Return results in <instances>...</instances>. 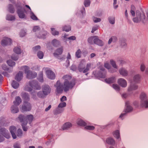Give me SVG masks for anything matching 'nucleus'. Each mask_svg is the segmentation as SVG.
I'll use <instances>...</instances> for the list:
<instances>
[{
  "mask_svg": "<svg viewBox=\"0 0 148 148\" xmlns=\"http://www.w3.org/2000/svg\"><path fill=\"white\" fill-rule=\"evenodd\" d=\"M52 45L55 46H57L60 44L59 41L56 39H53L51 41Z\"/></svg>",
  "mask_w": 148,
  "mask_h": 148,
  "instance_id": "nucleus-41",
  "label": "nucleus"
},
{
  "mask_svg": "<svg viewBox=\"0 0 148 148\" xmlns=\"http://www.w3.org/2000/svg\"><path fill=\"white\" fill-rule=\"evenodd\" d=\"M125 104L126 107V108L125 110V112H129L132 111L133 108L130 105V102L128 101H127L125 102Z\"/></svg>",
  "mask_w": 148,
  "mask_h": 148,
  "instance_id": "nucleus-17",
  "label": "nucleus"
},
{
  "mask_svg": "<svg viewBox=\"0 0 148 148\" xmlns=\"http://www.w3.org/2000/svg\"><path fill=\"white\" fill-rule=\"evenodd\" d=\"M140 78V75L139 74L135 75L133 77V82L135 84L139 82Z\"/></svg>",
  "mask_w": 148,
  "mask_h": 148,
  "instance_id": "nucleus-29",
  "label": "nucleus"
},
{
  "mask_svg": "<svg viewBox=\"0 0 148 148\" xmlns=\"http://www.w3.org/2000/svg\"><path fill=\"white\" fill-rule=\"evenodd\" d=\"M120 74L123 77H126L128 75V72L124 68H120L119 70Z\"/></svg>",
  "mask_w": 148,
  "mask_h": 148,
  "instance_id": "nucleus-16",
  "label": "nucleus"
},
{
  "mask_svg": "<svg viewBox=\"0 0 148 148\" xmlns=\"http://www.w3.org/2000/svg\"><path fill=\"white\" fill-rule=\"evenodd\" d=\"M66 103L65 102H61L58 106V108H63L66 106Z\"/></svg>",
  "mask_w": 148,
  "mask_h": 148,
  "instance_id": "nucleus-56",
  "label": "nucleus"
},
{
  "mask_svg": "<svg viewBox=\"0 0 148 148\" xmlns=\"http://www.w3.org/2000/svg\"><path fill=\"white\" fill-rule=\"evenodd\" d=\"M11 58L15 61L17 60L18 58V56L16 54H13L11 57Z\"/></svg>",
  "mask_w": 148,
  "mask_h": 148,
  "instance_id": "nucleus-63",
  "label": "nucleus"
},
{
  "mask_svg": "<svg viewBox=\"0 0 148 148\" xmlns=\"http://www.w3.org/2000/svg\"><path fill=\"white\" fill-rule=\"evenodd\" d=\"M30 15L31 18L33 20H38L37 18L32 12H30Z\"/></svg>",
  "mask_w": 148,
  "mask_h": 148,
  "instance_id": "nucleus-57",
  "label": "nucleus"
},
{
  "mask_svg": "<svg viewBox=\"0 0 148 148\" xmlns=\"http://www.w3.org/2000/svg\"><path fill=\"white\" fill-rule=\"evenodd\" d=\"M63 52V48L61 47L58 49L53 53V55L55 57H57L58 56L61 55Z\"/></svg>",
  "mask_w": 148,
  "mask_h": 148,
  "instance_id": "nucleus-30",
  "label": "nucleus"
},
{
  "mask_svg": "<svg viewBox=\"0 0 148 148\" xmlns=\"http://www.w3.org/2000/svg\"><path fill=\"white\" fill-rule=\"evenodd\" d=\"M140 105L142 108H148V99L140 101Z\"/></svg>",
  "mask_w": 148,
  "mask_h": 148,
  "instance_id": "nucleus-22",
  "label": "nucleus"
},
{
  "mask_svg": "<svg viewBox=\"0 0 148 148\" xmlns=\"http://www.w3.org/2000/svg\"><path fill=\"white\" fill-rule=\"evenodd\" d=\"M127 113V112H125V111H124V112H122L120 115L119 116V118L122 120H123V119L124 116L126 115Z\"/></svg>",
  "mask_w": 148,
  "mask_h": 148,
  "instance_id": "nucleus-60",
  "label": "nucleus"
},
{
  "mask_svg": "<svg viewBox=\"0 0 148 148\" xmlns=\"http://www.w3.org/2000/svg\"><path fill=\"white\" fill-rule=\"evenodd\" d=\"M77 124L80 126L85 127L86 125V123L81 119H78L76 121Z\"/></svg>",
  "mask_w": 148,
  "mask_h": 148,
  "instance_id": "nucleus-23",
  "label": "nucleus"
},
{
  "mask_svg": "<svg viewBox=\"0 0 148 148\" xmlns=\"http://www.w3.org/2000/svg\"><path fill=\"white\" fill-rule=\"evenodd\" d=\"M138 86L135 84H133L132 82H131L130 86L128 88L127 90L129 92L135 90L138 88Z\"/></svg>",
  "mask_w": 148,
  "mask_h": 148,
  "instance_id": "nucleus-20",
  "label": "nucleus"
},
{
  "mask_svg": "<svg viewBox=\"0 0 148 148\" xmlns=\"http://www.w3.org/2000/svg\"><path fill=\"white\" fill-rule=\"evenodd\" d=\"M92 20L95 23H97L101 21V19L100 18L93 16L92 17Z\"/></svg>",
  "mask_w": 148,
  "mask_h": 148,
  "instance_id": "nucleus-58",
  "label": "nucleus"
},
{
  "mask_svg": "<svg viewBox=\"0 0 148 148\" xmlns=\"http://www.w3.org/2000/svg\"><path fill=\"white\" fill-rule=\"evenodd\" d=\"M104 67L106 69L109 70V71L111 73H114L116 71V70L113 69H111V66L110 64L108 62H105L104 64Z\"/></svg>",
  "mask_w": 148,
  "mask_h": 148,
  "instance_id": "nucleus-28",
  "label": "nucleus"
},
{
  "mask_svg": "<svg viewBox=\"0 0 148 148\" xmlns=\"http://www.w3.org/2000/svg\"><path fill=\"white\" fill-rule=\"evenodd\" d=\"M112 134L114 137L116 139L121 140L119 130H117L113 131Z\"/></svg>",
  "mask_w": 148,
  "mask_h": 148,
  "instance_id": "nucleus-21",
  "label": "nucleus"
},
{
  "mask_svg": "<svg viewBox=\"0 0 148 148\" xmlns=\"http://www.w3.org/2000/svg\"><path fill=\"white\" fill-rule=\"evenodd\" d=\"M11 112L13 113H16L18 112L19 111V109L16 105H13L12 106L11 108Z\"/></svg>",
  "mask_w": 148,
  "mask_h": 148,
  "instance_id": "nucleus-31",
  "label": "nucleus"
},
{
  "mask_svg": "<svg viewBox=\"0 0 148 148\" xmlns=\"http://www.w3.org/2000/svg\"><path fill=\"white\" fill-rule=\"evenodd\" d=\"M120 44L121 46L123 47H125L127 45L125 41L124 40H122L121 41Z\"/></svg>",
  "mask_w": 148,
  "mask_h": 148,
  "instance_id": "nucleus-62",
  "label": "nucleus"
},
{
  "mask_svg": "<svg viewBox=\"0 0 148 148\" xmlns=\"http://www.w3.org/2000/svg\"><path fill=\"white\" fill-rule=\"evenodd\" d=\"M110 62L112 66L115 69L117 70L118 68V66L116 64L115 62L113 60H110Z\"/></svg>",
  "mask_w": 148,
  "mask_h": 148,
  "instance_id": "nucleus-42",
  "label": "nucleus"
},
{
  "mask_svg": "<svg viewBox=\"0 0 148 148\" xmlns=\"http://www.w3.org/2000/svg\"><path fill=\"white\" fill-rule=\"evenodd\" d=\"M20 121L21 120L25 122H27V123L28 122L29 124H30L34 119V116L32 114H29L24 116L22 115H20L18 117Z\"/></svg>",
  "mask_w": 148,
  "mask_h": 148,
  "instance_id": "nucleus-5",
  "label": "nucleus"
},
{
  "mask_svg": "<svg viewBox=\"0 0 148 148\" xmlns=\"http://www.w3.org/2000/svg\"><path fill=\"white\" fill-rule=\"evenodd\" d=\"M23 121V120H21V121H20L21 123L22 128L24 131H26L28 129V127L27 126H26V125L27 124V122H25Z\"/></svg>",
  "mask_w": 148,
  "mask_h": 148,
  "instance_id": "nucleus-33",
  "label": "nucleus"
},
{
  "mask_svg": "<svg viewBox=\"0 0 148 148\" xmlns=\"http://www.w3.org/2000/svg\"><path fill=\"white\" fill-rule=\"evenodd\" d=\"M140 101L148 99V94L145 92H142L140 95L139 97Z\"/></svg>",
  "mask_w": 148,
  "mask_h": 148,
  "instance_id": "nucleus-19",
  "label": "nucleus"
},
{
  "mask_svg": "<svg viewBox=\"0 0 148 148\" xmlns=\"http://www.w3.org/2000/svg\"><path fill=\"white\" fill-rule=\"evenodd\" d=\"M31 109V107L29 103L25 101L22 106V110L23 111H30Z\"/></svg>",
  "mask_w": 148,
  "mask_h": 148,
  "instance_id": "nucleus-12",
  "label": "nucleus"
},
{
  "mask_svg": "<svg viewBox=\"0 0 148 148\" xmlns=\"http://www.w3.org/2000/svg\"><path fill=\"white\" fill-rule=\"evenodd\" d=\"M71 77L68 75H65L62 77L64 80L63 84L58 81L54 85L56 88V95L62 93L63 91L66 92L71 89L75 86V83L73 80L71 81Z\"/></svg>",
  "mask_w": 148,
  "mask_h": 148,
  "instance_id": "nucleus-1",
  "label": "nucleus"
},
{
  "mask_svg": "<svg viewBox=\"0 0 148 148\" xmlns=\"http://www.w3.org/2000/svg\"><path fill=\"white\" fill-rule=\"evenodd\" d=\"M47 34L46 31H44L43 32H40L39 35H37L38 37L39 38H44L46 35Z\"/></svg>",
  "mask_w": 148,
  "mask_h": 148,
  "instance_id": "nucleus-43",
  "label": "nucleus"
},
{
  "mask_svg": "<svg viewBox=\"0 0 148 148\" xmlns=\"http://www.w3.org/2000/svg\"><path fill=\"white\" fill-rule=\"evenodd\" d=\"M7 63L9 66L11 67L14 66L15 64V62L11 60H7Z\"/></svg>",
  "mask_w": 148,
  "mask_h": 148,
  "instance_id": "nucleus-45",
  "label": "nucleus"
},
{
  "mask_svg": "<svg viewBox=\"0 0 148 148\" xmlns=\"http://www.w3.org/2000/svg\"><path fill=\"white\" fill-rule=\"evenodd\" d=\"M95 40L94 43L95 44L101 46L103 45L104 43L103 41L99 39L97 36H96V38Z\"/></svg>",
  "mask_w": 148,
  "mask_h": 148,
  "instance_id": "nucleus-27",
  "label": "nucleus"
},
{
  "mask_svg": "<svg viewBox=\"0 0 148 148\" xmlns=\"http://www.w3.org/2000/svg\"><path fill=\"white\" fill-rule=\"evenodd\" d=\"M30 82H29V83H27L24 87V89L25 91L29 92H31V95L32 96V97L34 100H37L38 98L35 94V92L34 91H32V87L30 86Z\"/></svg>",
  "mask_w": 148,
  "mask_h": 148,
  "instance_id": "nucleus-6",
  "label": "nucleus"
},
{
  "mask_svg": "<svg viewBox=\"0 0 148 148\" xmlns=\"http://www.w3.org/2000/svg\"><path fill=\"white\" fill-rule=\"evenodd\" d=\"M72 125L71 123L67 122L65 123L62 127V130H67L72 127Z\"/></svg>",
  "mask_w": 148,
  "mask_h": 148,
  "instance_id": "nucleus-24",
  "label": "nucleus"
},
{
  "mask_svg": "<svg viewBox=\"0 0 148 148\" xmlns=\"http://www.w3.org/2000/svg\"><path fill=\"white\" fill-rule=\"evenodd\" d=\"M132 20L134 23H138L140 22L144 23L146 19L145 14L143 12H141L137 10L136 11V16L133 18Z\"/></svg>",
  "mask_w": 148,
  "mask_h": 148,
  "instance_id": "nucleus-2",
  "label": "nucleus"
},
{
  "mask_svg": "<svg viewBox=\"0 0 148 148\" xmlns=\"http://www.w3.org/2000/svg\"><path fill=\"white\" fill-rule=\"evenodd\" d=\"M8 11L11 13H13L15 11L14 9L13 5L11 4H10L8 6Z\"/></svg>",
  "mask_w": 148,
  "mask_h": 148,
  "instance_id": "nucleus-47",
  "label": "nucleus"
},
{
  "mask_svg": "<svg viewBox=\"0 0 148 148\" xmlns=\"http://www.w3.org/2000/svg\"><path fill=\"white\" fill-rule=\"evenodd\" d=\"M96 37V36H92L89 37L88 39V42L90 44H93V43H94V40Z\"/></svg>",
  "mask_w": 148,
  "mask_h": 148,
  "instance_id": "nucleus-36",
  "label": "nucleus"
},
{
  "mask_svg": "<svg viewBox=\"0 0 148 148\" xmlns=\"http://www.w3.org/2000/svg\"><path fill=\"white\" fill-rule=\"evenodd\" d=\"M38 79L39 81L41 82H42L43 81V73L42 72L40 73V74L39 75L38 77Z\"/></svg>",
  "mask_w": 148,
  "mask_h": 148,
  "instance_id": "nucleus-61",
  "label": "nucleus"
},
{
  "mask_svg": "<svg viewBox=\"0 0 148 148\" xmlns=\"http://www.w3.org/2000/svg\"><path fill=\"white\" fill-rule=\"evenodd\" d=\"M6 19L9 21H13L15 19L14 16L10 15H7L6 17Z\"/></svg>",
  "mask_w": 148,
  "mask_h": 148,
  "instance_id": "nucleus-48",
  "label": "nucleus"
},
{
  "mask_svg": "<svg viewBox=\"0 0 148 148\" xmlns=\"http://www.w3.org/2000/svg\"><path fill=\"white\" fill-rule=\"evenodd\" d=\"M12 137L14 139L16 138V128L15 126L12 125L10 126L9 128Z\"/></svg>",
  "mask_w": 148,
  "mask_h": 148,
  "instance_id": "nucleus-14",
  "label": "nucleus"
},
{
  "mask_svg": "<svg viewBox=\"0 0 148 148\" xmlns=\"http://www.w3.org/2000/svg\"><path fill=\"white\" fill-rule=\"evenodd\" d=\"M26 35V32L24 30H22L20 34V36L21 37H23Z\"/></svg>",
  "mask_w": 148,
  "mask_h": 148,
  "instance_id": "nucleus-64",
  "label": "nucleus"
},
{
  "mask_svg": "<svg viewBox=\"0 0 148 148\" xmlns=\"http://www.w3.org/2000/svg\"><path fill=\"white\" fill-rule=\"evenodd\" d=\"M51 33L53 35H58L59 34V32L57 31L55 29L53 28H51Z\"/></svg>",
  "mask_w": 148,
  "mask_h": 148,
  "instance_id": "nucleus-46",
  "label": "nucleus"
},
{
  "mask_svg": "<svg viewBox=\"0 0 148 148\" xmlns=\"http://www.w3.org/2000/svg\"><path fill=\"white\" fill-rule=\"evenodd\" d=\"M0 142L3 141L4 138L3 136L7 138H9L10 136L8 130L4 128H1L0 129Z\"/></svg>",
  "mask_w": 148,
  "mask_h": 148,
  "instance_id": "nucleus-4",
  "label": "nucleus"
},
{
  "mask_svg": "<svg viewBox=\"0 0 148 148\" xmlns=\"http://www.w3.org/2000/svg\"><path fill=\"white\" fill-rule=\"evenodd\" d=\"M12 43V41L10 39L8 38H4L2 40L1 44L3 46H5L10 45Z\"/></svg>",
  "mask_w": 148,
  "mask_h": 148,
  "instance_id": "nucleus-15",
  "label": "nucleus"
},
{
  "mask_svg": "<svg viewBox=\"0 0 148 148\" xmlns=\"http://www.w3.org/2000/svg\"><path fill=\"white\" fill-rule=\"evenodd\" d=\"M37 55L38 57L40 59H42L44 56V53L41 51H38L37 53Z\"/></svg>",
  "mask_w": 148,
  "mask_h": 148,
  "instance_id": "nucleus-54",
  "label": "nucleus"
},
{
  "mask_svg": "<svg viewBox=\"0 0 148 148\" xmlns=\"http://www.w3.org/2000/svg\"><path fill=\"white\" fill-rule=\"evenodd\" d=\"M16 138L17 137L21 138L23 136V132L22 130L20 129H18L16 133Z\"/></svg>",
  "mask_w": 148,
  "mask_h": 148,
  "instance_id": "nucleus-39",
  "label": "nucleus"
},
{
  "mask_svg": "<svg viewBox=\"0 0 148 148\" xmlns=\"http://www.w3.org/2000/svg\"><path fill=\"white\" fill-rule=\"evenodd\" d=\"M23 73L21 71H19L16 75L15 79L18 81H20L23 78Z\"/></svg>",
  "mask_w": 148,
  "mask_h": 148,
  "instance_id": "nucleus-25",
  "label": "nucleus"
},
{
  "mask_svg": "<svg viewBox=\"0 0 148 148\" xmlns=\"http://www.w3.org/2000/svg\"><path fill=\"white\" fill-rule=\"evenodd\" d=\"M45 73L47 77L50 79H54L55 78V75L54 73L51 70L48 68L45 69Z\"/></svg>",
  "mask_w": 148,
  "mask_h": 148,
  "instance_id": "nucleus-9",
  "label": "nucleus"
},
{
  "mask_svg": "<svg viewBox=\"0 0 148 148\" xmlns=\"http://www.w3.org/2000/svg\"><path fill=\"white\" fill-rule=\"evenodd\" d=\"M13 51L14 53L18 54H21V48L18 47H15L13 49Z\"/></svg>",
  "mask_w": 148,
  "mask_h": 148,
  "instance_id": "nucleus-37",
  "label": "nucleus"
},
{
  "mask_svg": "<svg viewBox=\"0 0 148 148\" xmlns=\"http://www.w3.org/2000/svg\"><path fill=\"white\" fill-rule=\"evenodd\" d=\"M42 91L46 96L49 94L51 91V88L48 85H45L42 87Z\"/></svg>",
  "mask_w": 148,
  "mask_h": 148,
  "instance_id": "nucleus-10",
  "label": "nucleus"
},
{
  "mask_svg": "<svg viewBox=\"0 0 148 148\" xmlns=\"http://www.w3.org/2000/svg\"><path fill=\"white\" fill-rule=\"evenodd\" d=\"M2 69L4 70H7L8 72L9 73L11 72L13 70L12 69H8L7 66L5 65H3L2 66Z\"/></svg>",
  "mask_w": 148,
  "mask_h": 148,
  "instance_id": "nucleus-52",
  "label": "nucleus"
},
{
  "mask_svg": "<svg viewBox=\"0 0 148 148\" xmlns=\"http://www.w3.org/2000/svg\"><path fill=\"white\" fill-rule=\"evenodd\" d=\"M105 82L108 84H111L114 82L115 81V78L114 77L106 79L105 80Z\"/></svg>",
  "mask_w": 148,
  "mask_h": 148,
  "instance_id": "nucleus-32",
  "label": "nucleus"
},
{
  "mask_svg": "<svg viewBox=\"0 0 148 148\" xmlns=\"http://www.w3.org/2000/svg\"><path fill=\"white\" fill-rule=\"evenodd\" d=\"M21 95L22 97L24 99V101L29 100V95L28 93L24 92H22L21 94Z\"/></svg>",
  "mask_w": 148,
  "mask_h": 148,
  "instance_id": "nucleus-26",
  "label": "nucleus"
},
{
  "mask_svg": "<svg viewBox=\"0 0 148 148\" xmlns=\"http://www.w3.org/2000/svg\"><path fill=\"white\" fill-rule=\"evenodd\" d=\"M108 21L112 25L115 23V18L114 17H110L108 18Z\"/></svg>",
  "mask_w": 148,
  "mask_h": 148,
  "instance_id": "nucleus-49",
  "label": "nucleus"
},
{
  "mask_svg": "<svg viewBox=\"0 0 148 148\" xmlns=\"http://www.w3.org/2000/svg\"><path fill=\"white\" fill-rule=\"evenodd\" d=\"M40 30V28L38 26H36L34 27L33 31L34 32H38Z\"/></svg>",
  "mask_w": 148,
  "mask_h": 148,
  "instance_id": "nucleus-59",
  "label": "nucleus"
},
{
  "mask_svg": "<svg viewBox=\"0 0 148 148\" xmlns=\"http://www.w3.org/2000/svg\"><path fill=\"white\" fill-rule=\"evenodd\" d=\"M30 85L32 88L35 90H40L41 89L40 85L38 82L35 81H30Z\"/></svg>",
  "mask_w": 148,
  "mask_h": 148,
  "instance_id": "nucleus-11",
  "label": "nucleus"
},
{
  "mask_svg": "<svg viewBox=\"0 0 148 148\" xmlns=\"http://www.w3.org/2000/svg\"><path fill=\"white\" fill-rule=\"evenodd\" d=\"M12 87L15 89L17 88L19 86V84L18 83L15 81H13L12 84Z\"/></svg>",
  "mask_w": 148,
  "mask_h": 148,
  "instance_id": "nucleus-44",
  "label": "nucleus"
},
{
  "mask_svg": "<svg viewBox=\"0 0 148 148\" xmlns=\"http://www.w3.org/2000/svg\"><path fill=\"white\" fill-rule=\"evenodd\" d=\"M21 102V99L19 97H17L15 98V100L14 101L15 105L18 106Z\"/></svg>",
  "mask_w": 148,
  "mask_h": 148,
  "instance_id": "nucleus-34",
  "label": "nucleus"
},
{
  "mask_svg": "<svg viewBox=\"0 0 148 148\" xmlns=\"http://www.w3.org/2000/svg\"><path fill=\"white\" fill-rule=\"evenodd\" d=\"M71 29V27L69 25L65 26L62 28V30L66 32H68L70 31Z\"/></svg>",
  "mask_w": 148,
  "mask_h": 148,
  "instance_id": "nucleus-51",
  "label": "nucleus"
},
{
  "mask_svg": "<svg viewBox=\"0 0 148 148\" xmlns=\"http://www.w3.org/2000/svg\"><path fill=\"white\" fill-rule=\"evenodd\" d=\"M29 67L26 66H24L21 67V69L24 71L25 73L26 74L27 78L28 79H32L36 77L37 76L36 73H34L33 76L30 75L32 74L30 73L31 71L29 70Z\"/></svg>",
  "mask_w": 148,
  "mask_h": 148,
  "instance_id": "nucleus-7",
  "label": "nucleus"
},
{
  "mask_svg": "<svg viewBox=\"0 0 148 148\" xmlns=\"http://www.w3.org/2000/svg\"><path fill=\"white\" fill-rule=\"evenodd\" d=\"M135 10V7L133 5H132L131 7V10L130 13L133 16H134L135 15V12L134 11Z\"/></svg>",
  "mask_w": 148,
  "mask_h": 148,
  "instance_id": "nucleus-55",
  "label": "nucleus"
},
{
  "mask_svg": "<svg viewBox=\"0 0 148 148\" xmlns=\"http://www.w3.org/2000/svg\"><path fill=\"white\" fill-rule=\"evenodd\" d=\"M117 82L118 84L122 88H125L127 86V82L123 78H120L118 79Z\"/></svg>",
  "mask_w": 148,
  "mask_h": 148,
  "instance_id": "nucleus-13",
  "label": "nucleus"
},
{
  "mask_svg": "<svg viewBox=\"0 0 148 148\" xmlns=\"http://www.w3.org/2000/svg\"><path fill=\"white\" fill-rule=\"evenodd\" d=\"M140 69L141 72H143L145 71L146 66L145 64L143 63L141 64L140 65Z\"/></svg>",
  "mask_w": 148,
  "mask_h": 148,
  "instance_id": "nucleus-53",
  "label": "nucleus"
},
{
  "mask_svg": "<svg viewBox=\"0 0 148 148\" xmlns=\"http://www.w3.org/2000/svg\"><path fill=\"white\" fill-rule=\"evenodd\" d=\"M36 94L37 96L38 97L41 99L44 98L46 96L45 95H44L42 91H38L37 92Z\"/></svg>",
  "mask_w": 148,
  "mask_h": 148,
  "instance_id": "nucleus-35",
  "label": "nucleus"
},
{
  "mask_svg": "<svg viewBox=\"0 0 148 148\" xmlns=\"http://www.w3.org/2000/svg\"><path fill=\"white\" fill-rule=\"evenodd\" d=\"M95 127L93 125H87L84 127V129L86 130L92 131L94 130Z\"/></svg>",
  "mask_w": 148,
  "mask_h": 148,
  "instance_id": "nucleus-38",
  "label": "nucleus"
},
{
  "mask_svg": "<svg viewBox=\"0 0 148 148\" xmlns=\"http://www.w3.org/2000/svg\"><path fill=\"white\" fill-rule=\"evenodd\" d=\"M17 9V13L19 17L21 18H23L25 17V15L24 13L25 10L24 8L20 5H16Z\"/></svg>",
  "mask_w": 148,
  "mask_h": 148,
  "instance_id": "nucleus-8",
  "label": "nucleus"
},
{
  "mask_svg": "<svg viewBox=\"0 0 148 148\" xmlns=\"http://www.w3.org/2000/svg\"><path fill=\"white\" fill-rule=\"evenodd\" d=\"M112 87L116 91H119L120 90V87L117 84H113L112 85Z\"/></svg>",
  "mask_w": 148,
  "mask_h": 148,
  "instance_id": "nucleus-40",
  "label": "nucleus"
},
{
  "mask_svg": "<svg viewBox=\"0 0 148 148\" xmlns=\"http://www.w3.org/2000/svg\"><path fill=\"white\" fill-rule=\"evenodd\" d=\"M106 141L108 144L112 145H114L116 143L114 139L110 137L107 138L106 139Z\"/></svg>",
  "mask_w": 148,
  "mask_h": 148,
  "instance_id": "nucleus-18",
  "label": "nucleus"
},
{
  "mask_svg": "<svg viewBox=\"0 0 148 148\" xmlns=\"http://www.w3.org/2000/svg\"><path fill=\"white\" fill-rule=\"evenodd\" d=\"M82 54V52L80 49H78L76 52L75 55L76 57L77 58H79L81 57Z\"/></svg>",
  "mask_w": 148,
  "mask_h": 148,
  "instance_id": "nucleus-50",
  "label": "nucleus"
},
{
  "mask_svg": "<svg viewBox=\"0 0 148 148\" xmlns=\"http://www.w3.org/2000/svg\"><path fill=\"white\" fill-rule=\"evenodd\" d=\"M86 61L84 60H82L80 62L78 67V70L80 72L86 73L88 71L91 66V64L88 63L85 67Z\"/></svg>",
  "mask_w": 148,
  "mask_h": 148,
  "instance_id": "nucleus-3",
  "label": "nucleus"
}]
</instances>
